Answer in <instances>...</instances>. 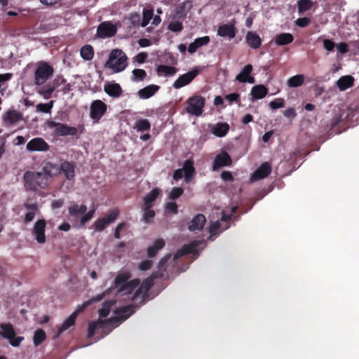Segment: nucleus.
<instances>
[{"mask_svg": "<svg viewBox=\"0 0 359 359\" xmlns=\"http://www.w3.org/2000/svg\"><path fill=\"white\" fill-rule=\"evenodd\" d=\"M176 69L167 65H159L157 67V73L159 76H172L176 73Z\"/></svg>", "mask_w": 359, "mask_h": 359, "instance_id": "nucleus-37", "label": "nucleus"}, {"mask_svg": "<svg viewBox=\"0 0 359 359\" xmlns=\"http://www.w3.org/2000/svg\"><path fill=\"white\" fill-rule=\"evenodd\" d=\"M53 100H51L48 103H40L36 105V110L39 112L49 113L53 106Z\"/></svg>", "mask_w": 359, "mask_h": 359, "instance_id": "nucleus-48", "label": "nucleus"}, {"mask_svg": "<svg viewBox=\"0 0 359 359\" xmlns=\"http://www.w3.org/2000/svg\"><path fill=\"white\" fill-rule=\"evenodd\" d=\"M124 226H125L124 223H121L116 226L115 232H114L115 238H120V232L123 229Z\"/></svg>", "mask_w": 359, "mask_h": 359, "instance_id": "nucleus-63", "label": "nucleus"}, {"mask_svg": "<svg viewBox=\"0 0 359 359\" xmlns=\"http://www.w3.org/2000/svg\"><path fill=\"white\" fill-rule=\"evenodd\" d=\"M206 223V218L203 214H198L190 221L188 229L190 231H198L203 229Z\"/></svg>", "mask_w": 359, "mask_h": 359, "instance_id": "nucleus-15", "label": "nucleus"}, {"mask_svg": "<svg viewBox=\"0 0 359 359\" xmlns=\"http://www.w3.org/2000/svg\"><path fill=\"white\" fill-rule=\"evenodd\" d=\"M80 55L83 60H91L94 56V50L90 45H85L81 48Z\"/></svg>", "mask_w": 359, "mask_h": 359, "instance_id": "nucleus-36", "label": "nucleus"}, {"mask_svg": "<svg viewBox=\"0 0 359 359\" xmlns=\"http://www.w3.org/2000/svg\"><path fill=\"white\" fill-rule=\"evenodd\" d=\"M152 266V262L150 260H145L142 262L139 265V269L141 271H146L149 269Z\"/></svg>", "mask_w": 359, "mask_h": 359, "instance_id": "nucleus-57", "label": "nucleus"}, {"mask_svg": "<svg viewBox=\"0 0 359 359\" xmlns=\"http://www.w3.org/2000/svg\"><path fill=\"white\" fill-rule=\"evenodd\" d=\"M25 184L27 189L36 191L38 188L47 186L48 181L46 174L41 172L27 171L24 175Z\"/></svg>", "mask_w": 359, "mask_h": 359, "instance_id": "nucleus-5", "label": "nucleus"}, {"mask_svg": "<svg viewBox=\"0 0 359 359\" xmlns=\"http://www.w3.org/2000/svg\"><path fill=\"white\" fill-rule=\"evenodd\" d=\"M229 130V126L226 123H218L212 126L211 132L217 137H224Z\"/></svg>", "mask_w": 359, "mask_h": 359, "instance_id": "nucleus-27", "label": "nucleus"}, {"mask_svg": "<svg viewBox=\"0 0 359 359\" xmlns=\"http://www.w3.org/2000/svg\"><path fill=\"white\" fill-rule=\"evenodd\" d=\"M309 22L310 19L308 18H298L295 22L296 25L301 27H304L307 26L309 24Z\"/></svg>", "mask_w": 359, "mask_h": 359, "instance_id": "nucleus-54", "label": "nucleus"}, {"mask_svg": "<svg viewBox=\"0 0 359 359\" xmlns=\"http://www.w3.org/2000/svg\"><path fill=\"white\" fill-rule=\"evenodd\" d=\"M147 57V54L146 53H140L135 56V61L139 64H142L144 62Z\"/></svg>", "mask_w": 359, "mask_h": 359, "instance_id": "nucleus-58", "label": "nucleus"}, {"mask_svg": "<svg viewBox=\"0 0 359 359\" xmlns=\"http://www.w3.org/2000/svg\"><path fill=\"white\" fill-rule=\"evenodd\" d=\"M25 208L27 210L25 216V222L28 223L33 220L36 213L38 211V205L36 203L34 204H26Z\"/></svg>", "mask_w": 359, "mask_h": 359, "instance_id": "nucleus-31", "label": "nucleus"}, {"mask_svg": "<svg viewBox=\"0 0 359 359\" xmlns=\"http://www.w3.org/2000/svg\"><path fill=\"white\" fill-rule=\"evenodd\" d=\"M252 70V66L251 65H245L241 72L236 76V79L241 83H245V80L251 74Z\"/></svg>", "mask_w": 359, "mask_h": 359, "instance_id": "nucleus-40", "label": "nucleus"}, {"mask_svg": "<svg viewBox=\"0 0 359 359\" xmlns=\"http://www.w3.org/2000/svg\"><path fill=\"white\" fill-rule=\"evenodd\" d=\"M231 163V160L230 156L226 152H222L216 156L212 170L215 171L220 167L230 165Z\"/></svg>", "mask_w": 359, "mask_h": 359, "instance_id": "nucleus-18", "label": "nucleus"}, {"mask_svg": "<svg viewBox=\"0 0 359 359\" xmlns=\"http://www.w3.org/2000/svg\"><path fill=\"white\" fill-rule=\"evenodd\" d=\"M142 21L141 22L142 27H146L149 21L153 18L154 12L152 10L144 9L142 13Z\"/></svg>", "mask_w": 359, "mask_h": 359, "instance_id": "nucleus-47", "label": "nucleus"}, {"mask_svg": "<svg viewBox=\"0 0 359 359\" xmlns=\"http://www.w3.org/2000/svg\"><path fill=\"white\" fill-rule=\"evenodd\" d=\"M284 116L287 118H293L296 113L293 109H288L284 111Z\"/></svg>", "mask_w": 359, "mask_h": 359, "instance_id": "nucleus-62", "label": "nucleus"}, {"mask_svg": "<svg viewBox=\"0 0 359 359\" xmlns=\"http://www.w3.org/2000/svg\"><path fill=\"white\" fill-rule=\"evenodd\" d=\"M127 56L120 49H114L110 53L109 57L105 63V67L109 68L114 73L123 71L127 66Z\"/></svg>", "mask_w": 359, "mask_h": 359, "instance_id": "nucleus-4", "label": "nucleus"}, {"mask_svg": "<svg viewBox=\"0 0 359 359\" xmlns=\"http://www.w3.org/2000/svg\"><path fill=\"white\" fill-rule=\"evenodd\" d=\"M160 194V191L158 189H154L149 192L143 199V205L147 207H152L153 203L158 197Z\"/></svg>", "mask_w": 359, "mask_h": 359, "instance_id": "nucleus-32", "label": "nucleus"}, {"mask_svg": "<svg viewBox=\"0 0 359 359\" xmlns=\"http://www.w3.org/2000/svg\"><path fill=\"white\" fill-rule=\"evenodd\" d=\"M201 241H194L187 245L178 250L173 256L167 255L161 259L158 264V273L160 276H164L163 271L170 270L175 264V261L182 257L184 255L188 253H196L197 247L201 244Z\"/></svg>", "mask_w": 359, "mask_h": 359, "instance_id": "nucleus-3", "label": "nucleus"}, {"mask_svg": "<svg viewBox=\"0 0 359 359\" xmlns=\"http://www.w3.org/2000/svg\"><path fill=\"white\" fill-rule=\"evenodd\" d=\"M217 34L222 37L233 39L236 35V28L233 25H222L219 27Z\"/></svg>", "mask_w": 359, "mask_h": 359, "instance_id": "nucleus-20", "label": "nucleus"}, {"mask_svg": "<svg viewBox=\"0 0 359 359\" xmlns=\"http://www.w3.org/2000/svg\"><path fill=\"white\" fill-rule=\"evenodd\" d=\"M182 28V24L179 21L171 22L168 25V29L175 32H180Z\"/></svg>", "mask_w": 359, "mask_h": 359, "instance_id": "nucleus-51", "label": "nucleus"}, {"mask_svg": "<svg viewBox=\"0 0 359 359\" xmlns=\"http://www.w3.org/2000/svg\"><path fill=\"white\" fill-rule=\"evenodd\" d=\"M151 127V124L149 121L147 119H140L136 121L134 128L137 130V131L142 132L149 130Z\"/></svg>", "mask_w": 359, "mask_h": 359, "instance_id": "nucleus-43", "label": "nucleus"}, {"mask_svg": "<svg viewBox=\"0 0 359 359\" xmlns=\"http://www.w3.org/2000/svg\"><path fill=\"white\" fill-rule=\"evenodd\" d=\"M53 68L46 62L36 63L34 72V83L36 86L44 84L53 74Z\"/></svg>", "mask_w": 359, "mask_h": 359, "instance_id": "nucleus-6", "label": "nucleus"}, {"mask_svg": "<svg viewBox=\"0 0 359 359\" xmlns=\"http://www.w3.org/2000/svg\"><path fill=\"white\" fill-rule=\"evenodd\" d=\"M66 80L61 76H57L54 80L53 81V84L55 86V88H58L61 85L65 84Z\"/></svg>", "mask_w": 359, "mask_h": 359, "instance_id": "nucleus-55", "label": "nucleus"}, {"mask_svg": "<svg viewBox=\"0 0 359 359\" xmlns=\"http://www.w3.org/2000/svg\"><path fill=\"white\" fill-rule=\"evenodd\" d=\"M46 339V333L43 330H38L34 332V343L36 346L41 344Z\"/></svg>", "mask_w": 359, "mask_h": 359, "instance_id": "nucleus-46", "label": "nucleus"}, {"mask_svg": "<svg viewBox=\"0 0 359 359\" xmlns=\"http://www.w3.org/2000/svg\"><path fill=\"white\" fill-rule=\"evenodd\" d=\"M184 192L181 187H175L169 192L168 196L170 199L174 200L178 198Z\"/></svg>", "mask_w": 359, "mask_h": 359, "instance_id": "nucleus-49", "label": "nucleus"}, {"mask_svg": "<svg viewBox=\"0 0 359 359\" xmlns=\"http://www.w3.org/2000/svg\"><path fill=\"white\" fill-rule=\"evenodd\" d=\"M165 210L167 212H171L173 214H177L178 212L177 205L173 202L167 203L165 205Z\"/></svg>", "mask_w": 359, "mask_h": 359, "instance_id": "nucleus-52", "label": "nucleus"}, {"mask_svg": "<svg viewBox=\"0 0 359 359\" xmlns=\"http://www.w3.org/2000/svg\"><path fill=\"white\" fill-rule=\"evenodd\" d=\"M151 207H147L142 205V209L143 211L142 220L145 223H150L152 219L155 216V212L153 210L151 209Z\"/></svg>", "mask_w": 359, "mask_h": 359, "instance_id": "nucleus-42", "label": "nucleus"}, {"mask_svg": "<svg viewBox=\"0 0 359 359\" xmlns=\"http://www.w3.org/2000/svg\"><path fill=\"white\" fill-rule=\"evenodd\" d=\"M285 101L283 98H277L269 103V107L272 109H276L284 107Z\"/></svg>", "mask_w": 359, "mask_h": 359, "instance_id": "nucleus-50", "label": "nucleus"}, {"mask_svg": "<svg viewBox=\"0 0 359 359\" xmlns=\"http://www.w3.org/2000/svg\"><path fill=\"white\" fill-rule=\"evenodd\" d=\"M116 27L109 22L101 23L97 28V35L101 38L110 37L115 34Z\"/></svg>", "mask_w": 359, "mask_h": 359, "instance_id": "nucleus-14", "label": "nucleus"}, {"mask_svg": "<svg viewBox=\"0 0 359 359\" xmlns=\"http://www.w3.org/2000/svg\"><path fill=\"white\" fill-rule=\"evenodd\" d=\"M334 46H335V44L332 41L327 39L323 40V47L327 51L333 50Z\"/></svg>", "mask_w": 359, "mask_h": 359, "instance_id": "nucleus-53", "label": "nucleus"}, {"mask_svg": "<svg viewBox=\"0 0 359 359\" xmlns=\"http://www.w3.org/2000/svg\"><path fill=\"white\" fill-rule=\"evenodd\" d=\"M159 89V86L156 85H149L144 88L140 89L137 92L140 99H148L153 96Z\"/></svg>", "mask_w": 359, "mask_h": 359, "instance_id": "nucleus-21", "label": "nucleus"}, {"mask_svg": "<svg viewBox=\"0 0 359 359\" xmlns=\"http://www.w3.org/2000/svg\"><path fill=\"white\" fill-rule=\"evenodd\" d=\"M45 228L46 222L43 219H39L33 226L32 236L39 244H43L46 242Z\"/></svg>", "mask_w": 359, "mask_h": 359, "instance_id": "nucleus-11", "label": "nucleus"}, {"mask_svg": "<svg viewBox=\"0 0 359 359\" xmlns=\"http://www.w3.org/2000/svg\"><path fill=\"white\" fill-rule=\"evenodd\" d=\"M294 38L290 33H283L276 36L275 42L278 46H283L292 42Z\"/></svg>", "mask_w": 359, "mask_h": 359, "instance_id": "nucleus-34", "label": "nucleus"}, {"mask_svg": "<svg viewBox=\"0 0 359 359\" xmlns=\"http://www.w3.org/2000/svg\"><path fill=\"white\" fill-rule=\"evenodd\" d=\"M94 213H95V210H91L88 213H86L85 215H83L81 218V223L82 224H83L86 222L90 220L93 217Z\"/></svg>", "mask_w": 359, "mask_h": 359, "instance_id": "nucleus-56", "label": "nucleus"}, {"mask_svg": "<svg viewBox=\"0 0 359 359\" xmlns=\"http://www.w3.org/2000/svg\"><path fill=\"white\" fill-rule=\"evenodd\" d=\"M205 105V99L201 96H194L188 100L187 111L195 116H200Z\"/></svg>", "mask_w": 359, "mask_h": 359, "instance_id": "nucleus-8", "label": "nucleus"}, {"mask_svg": "<svg viewBox=\"0 0 359 359\" xmlns=\"http://www.w3.org/2000/svg\"><path fill=\"white\" fill-rule=\"evenodd\" d=\"M304 81V76L298 74L290 77L287 80V86L292 88H296L302 86Z\"/></svg>", "mask_w": 359, "mask_h": 359, "instance_id": "nucleus-41", "label": "nucleus"}, {"mask_svg": "<svg viewBox=\"0 0 359 359\" xmlns=\"http://www.w3.org/2000/svg\"><path fill=\"white\" fill-rule=\"evenodd\" d=\"M353 84V78L351 76H341L337 82V86L341 91L346 90Z\"/></svg>", "mask_w": 359, "mask_h": 359, "instance_id": "nucleus-28", "label": "nucleus"}, {"mask_svg": "<svg viewBox=\"0 0 359 359\" xmlns=\"http://www.w3.org/2000/svg\"><path fill=\"white\" fill-rule=\"evenodd\" d=\"M133 78L132 80L133 81H140L144 79L147 76V73L144 69H135L133 72Z\"/></svg>", "mask_w": 359, "mask_h": 359, "instance_id": "nucleus-44", "label": "nucleus"}, {"mask_svg": "<svg viewBox=\"0 0 359 359\" xmlns=\"http://www.w3.org/2000/svg\"><path fill=\"white\" fill-rule=\"evenodd\" d=\"M60 172V166L57 167L51 163L46 164L43 168V172H41L43 174H46L47 177H53L57 175Z\"/></svg>", "mask_w": 359, "mask_h": 359, "instance_id": "nucleus-38", "label": "nucleus"}, {"mask_svg": "<svg viewBox=\"0 0 359 359\" xmlns=\"http://www.w3.org/2000/svg\"><path fill=\"white\" fill-rule=\"evenodd\" d=\"M182 169L184 172L185 182H189L195 172L193 161L190 160L186 161L184 163Z\"/></svg>", "mask_w": 359, "mask_h": 359, "instance_id": "nucleus-30", "label": "nucleus"}, {"mask_svg": "<svg viewBox=\"0 0 359 359\" xmlns=\"http://www.w3.org/2000/svg\"><path fill=\"white\" fill-rule=\"evenodd\" d=\"M60 171H62L67 180H72L74 177V165L69 162H63L60 165Z\"/></svg>", "mask_w": 359, "mask_h": 359, "instance_id": "nucleus-26", "label": "nucleus"}, {"mask_svg": "<svg viewBox=\"0 0 359 359\" xmlns=\"http://www.w3.org/2000/svg\"><path fill=\"white\" fill-rule=\"evenodd\" d=\"M210 38L207 36L196 39L194 42L189 44L188 47L189 53H195L198 48L208 44Z\"/></svg>", "mask_w": 359, "mask_h": 359, "instance_id": "nucleus-25", "label": "nucleus"}, {"mask_svg": "<svg viewBox=\"0 0 359 359\" xmlns=\"http://www.w3.org/2000/svg\"><path fill=\"white\" fill-rule=\"evenodd\" d=\"M104 90L107 95L113 97H118L122 94L121 86L116 83H105Z\"/></svg>", "mask_w": 359, "mask_h": 359, "instance_id": "nucleus-19", "label": "nucleus"}, {"mask_svg": "<svg viewBox=\"0 0 359 359\" xmlns=\"http://www.w3.org/2000/svg\"><path fill=\"white\" fill-rule=\"evenodd\" d=\"M165 245V242L163 239H157L154 241L153 245L148 248V256L149 257H154L158 251Z\"/></svg>", "mask_w": 359, "mask_h": 359, "instance_id": "nucleus-35", "label": "nucleus"}, {"mask_svg": "<svg viewBox=\"0 0 359 359\" xmlns=\"http://www.w3.org/2000/svg\"><path fill=\"white\" fill-rule=\"evenodd\" d=\"M184 173V172L182 168L176 170L173 175L174 180H180L181 178H182Z\"/></svg>", "mask_w": 359, "mask_h": 359, "instance_id": "nucleus-61", "label": "nucleus"}, {"mask_svg": "<svg viewBox=\"0 0 359 359\" xmlns=\"http://www.w3.org/2000/svg\"><path fill=\"white\" fill-rule=\"evenodd\" d=\"M55 89V86H53V83L50 82L46 83L43 86L39 87L36 91L40 95L43 96L44 99H48L50 98Z\"/></svg>", "mask_w": 359, "mask_h": 359, "instance_id": "nucleus-29", "label": "nucleus"}, {"mask_svg": "<svg viewBox=\"0 0 359 359\" xmlns=\"http://www.w3.org/2000/svg\"><path fill=\"white\" fill-rule=\"evenodd\" d=\"M107 109L105 103L100 100H94L90 108V116L94 122H98Z\"/></svg>", "mask_w": 359, "mask_h": 359, "instance_id": "nucleus-9", "label": "nucleus"}, {"mask_svg": "<svg viewBox=\"0 0 359 359\" xmlns=\"http://www.w3.org/2000/svg\"><path fill=\"white\" fill-rule=\"evenodd\" d=\"M313 5L311 0H299L298 1V11L299 13H304L309 11Z\"/></svg>", "mask_w": 359, "mask_h": 359, "instance_id": "nucleus-45", "label": "nucleus"}, {"mask_svg": "<svg viewBox=\"0 0 359 359\" xmlns=\"http://www.w3.org/2000/svg\"><path fill=\"white\" fill-rule=\"evenodd\" d=\"M198 74L197 71H192L180 76L173 83V87L179 89L189 84Z\"/></svg>", "mask_w": 359, "mask_h": 359, "instance_id": "nucleus-16", "label": "nucleus"}, {"mask_svg": "<svg viewBox=\"0 0 359 359\" xmlns=\"http://www.w3.org/2000/svg\"><path fill=\"white\" fill-rule=\"evenodd\" d=\"M0 335L8 339L13 346H18L24 340L22 337H16L13 327L11 323L0 324Z\"/></svg>", "mask_w": 359, "mask_h": 359, "instance_id": "nucleus-7", "label": "nucleus"}, {"mask_svg": "<svg viewBox=\"0 0 359 359\" xmlns=\"http://www.w3.org/2000/svg\"><path fill=\"white\" fill-rule=\"evenodd\" d=\"M27 149L30 151H45L48 149V145L43 138L36 137L27 144Z\"/></svg>", "mask_w": 359, "mask_h": 359, "instance_id": "nucleus-13", "label": "nucleus"}, {"mask_svg": "<svg viewBox=\"0 0 359 359\" xmlns=\"http://www.w3.org/2000/svg\"><path fill=\"white\" fill-rule=\"evenodd\" d=\"M48 126L49 128L54 129V133L57 135H74L77 133V130L74 127H69L62 123L54 121L48 122Z\"/></svg>", "mask_w": 359, "mask_h": 359, "instance_id": "nucleus-10", "label": "nucleus"}, {"mask_svg": "<svg viewBox=\"0 0 359 359\" xmlns=\"http://www.w3.org/2000/svg\"><path fill=\"white\" fill-rule=\"evenodd\" d=\"M156 277V276L152 275L149 278L145 279L141 285L135 291L134 293H133L135 289L140 285V280L138 279L129 280L130 274L128 271L118 273L115 278L114 287L77 306L76 310L63 322L61 327L58 329L56 337H58L63 332L67 330L70 327L74 325L78 314L83 311L91 303L100 302L110 294L115 293L116 299L106 301L103 303L102 309L99 311L100 318L107 316L111 307L118 299H123L124 301L130 300L137 303H142L146 297L147 292L153 285L154 279Z\"/></svg>", "mask_w": 359, "mask_h": 359, "instance_id": "nucleus-1", "label": "nucleus"}, {"mask_svg": "<svg viewBox=\"0 0 359 359\" xmlns=\"http://www.w3.org/2000/svg\"><path fill=\"white\" fill-rule=\"evenodd\" d=\"M21 119V114L17 111H8L4 115V121L8 124H14Z\"/></svg>", "mask_w": 359, "mask_h": 359, "instance_id": "nucleus-33", "label": "nucleus"}, {"mask_svg": "<svg viewBox=\"0 0 359 359\" xmlns=\"http://www.w3.org/2000/svg\"><path fill=\"white\" fill-rule=\"evenodd\" d=\"M245 41L252 48H258L262 43L261 39L258 34L252 32H248L245 36Z\"/></svg>", "mask_w": 359, "mask_h": 359, "instance_id": "nucleus-23", "label": "nucleus"}, {"mask_svg": "<svg viewBox=\"0 0 359 359\" xmlns=\"http://www.w3.org/2000/svg\"><path fill=\"white\" fill-rule=\"evenodd\" d=\"M268 93V89L264 85H257L252 88L250 95L252 100L264 98Z\"/></svg>", "mask_w": 359, "mask_h": 359, "instance_id": "nucleus-22", "label": "nucleus"}, {"mask_svg": "<svg viewBox=\"0 0 359 359\" xmlns=\"http://www.w3.org/2000/svg\"><path fill=\"white\" fill-rule=\"evenodd\" d=\"M221 177H222V180L224 181H232L233 180L232 174L228 171L222 172Z\"/></svg>", "mask_w": 359, "mask_h": 359, "instance_id": "nucleus-60", "label": "nucleus"}, {"mask_svg": "<svg viewBox=\"0 0 359 359\" xmlns=\"http://www.w3.org/2000/svg\"><path fill=\"white\" fill-rule=\"evenodd\" d=\"M118 215V212L117 210H113L104 217L97 219L95 223V231H102L104 230L107 225L116 220Z\"/></svg>", "mask_w": 359, "mask_h": 359, "instance_id": "nucleus-12", "label": "nucleus"}, {"mask_svg": "<svg viewBox=\"0 0 359 359\" xmlns=\"http://www.w3.org/2000/svg\"><path fill=\"white\" fill-rule=\"evenodd\" d=\"M229 219L230 216L224 213L221 221L213 222L209 228V233H210L209 238L211 239L213 236L221 232L219 229L222 228V222H226Z\"/></svg>", "mask_w": 359, "mask_h": 359, "instance_id": "nucleus-24", "label": "nucleus"}, {"mask_svg": "<svg viewBox=\"0 0 359 359\" xmlns=\"http://www.w3.org/2000/svg\"><path fill=\"white\" fill-rule=\"evenodd\" d=\"M134 313V308L132 305L123 307L114 311V316L108 320H98L95 322L89 323L88 330V337L91 338L95 332L100 329L105 330L111 327L105 334H107L113 328L118 326L119 323L127 319Z\"/></svg>", "mask_w": 359, "mask_h": 359, "instance_id": "nucleus-2", "label": "nucleus"}, {"mask_svg": "<svg viewBox=\"0 0 359 359\" xmlns=\"http://www.w3.org/2000/svg\"><path fill=\"white\" fill-rule=\"evenodd\" d=\"M271 170V168L270 165L267 162H265L253 172L251 175L250 180L252 181H257L263 179L270 174Z\"/></svg>", "mask_w": 359, "mask_h": 359, "instance_id": "nucleus-17", "label": "nucleus"}, {"mask_svg": "<svg viewBox=\"0 0 359 359\" xmlns=\"http://www.w3.org/2000/svg\"><path fill=\"white\" fill-rule=\"evenodd\" d=\"M348 44L346 43H340L339 44L337 45V50L340 53H346V52H348Z\"/></svg>", "mask_w": 359, "mask_h": 359, "instance_id": "nucleus-59", "label": "nucleus"}, {"mask_svg": "<svg viewBox=\"0 0 359 359\" xmlns=\"http://www.w3.org/2000/svg\"><path fill=\"white\" fill-rule=\"evenodd\" d=\"M87 210V208L84 205H74L69 208V212L71 215L79 217L81 215H83Z\"/></svg>", "mask_w": 359, "mask_h": 359, "instance_id": "nucleus-39", "label": "nucleus"}, {"mask_svg": "<svg viewBox=\"0 0 359 359\" xmlns=\"http://www.w3.org/2000/svg\"><path fill=\"white\" fill-rule=\"evenodd\" d=\"M239 95L237 93H231L229 94L226 96V99L230 102H235L238 100Z\"/></svg>", "mask_w": 359, "mask_h": 359, "instance_id": "nucleus-64", "label": "nucleus"}]
</instances>
